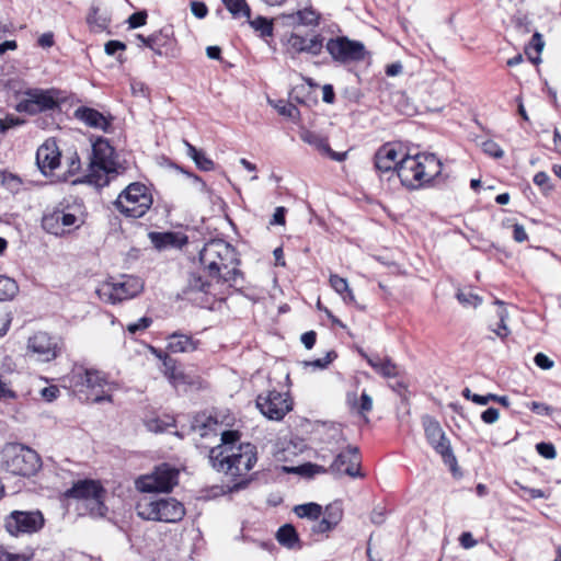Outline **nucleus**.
Masks as SVG:
<instances>
[{
    "instance_id": "5",
    "label": "nucleus",
    "mask_w": 561,
    "mask_h": 561,
    "mask_svg": "<svg viewBox=\"0 0 561 561\" xmlns=\"http://www.w3.org/2000/svg\"><path fill=\"white\" fill-rule=\"evenodd\" d=\"M138 516L147 520L176 523L185 515L184 506L173 497L150 501L144 499L137 503Z\"/></svg>"
},
{
    "instance_id": "20",
    "label": "nucleus",
    "mask_w": 561,
    "mask_h": 561,
    "mask_svg": "<svg viewBox=\"0 0 561 561\" xmlns=\"http://www.w3.org/2000/svg\"><path fill=\"white\" fill-rule=\"evenodd\" d=\"M36 163L43 174L48 175L60 163V152L55 141H45L36 152Z\"/></svg>"
},
{
    "instance_id": "45",
    "label": "nucleus",
    "mask_w": 561,
    "mask_h": 561,
    "mask_svg": "<svg viewBox=\"0 0 561 561\" xmlns=\"http://www.w3.org/2000/svg\"><path fill=\"white\" fill-rule=\"evenodd\" d=\"M497 316L500 318V324H499V327L496 329H493V332L497 336L504 339V337H506L510 334V330H508V328L506 325V319L508 317V313H507V311L504 308H501L499 310V312H497Z\"/></svg>"
},
{
    "instance_id": "28",
    "label": "nucleus",
    "mask_w": 561,
    "mask_h": 561,
    "mask_svg": "<svg viewBox=\"0 0 561 561\" xmlns=\"http://www.w3.org/2000/svg\"><path fill=\"white\" fill-rule=\"evenodd\" d=\"M163 492H170L178 484L179 471L168 463L158 466L154 470Z\"/></svg>"
},
{
    "instance_id": "2",
    "label": "nucleus",
    "mask_w": 561,
    "mask_h": 561,
    "mask_svg": "<svg viewBox=\"0 0 561 561\" xmlns=\"http://www.w3.org/2000/svg\"><path fill=\"white\" fill-rule=\"evenodd\" d=\"M209 462L214 469L231 478L243 477L256 463V447L241 443L237 431H225L221 443L209 450Z\"/></svg>"
},
{
    "instance_id": "39",
    "label": "nucleus",
    "mask_w": 561,
    "mask_h": 561,
    "mask_svg": "<svg viewBox=\"0 0 561 561\" xmlns=\"http://www.w3.org/2000/svg\"><path fill=\"white\" fill-rule=\"evenodd\" d=\"M87 389H103L107 383L105 375L96 369H89L87 375Z\"/></svg>"
},
{
    "instance_id": "57",
    "label": "nucleus",
    "mask_w": 561,
    "mask_h": 561,
    "mask_svg": "<svg viewBox=\"0 0 561 561\" xmlns=\"http://www.w3.org/2000/svg\"><path fill=\"white\" fill-rule=\"evenodd\" d=\"M535 364L541 369H550L553 367V360H551L546 354L538 353L534 358Z\"/></svg>"
},
{
    "instance_id": "22",
    "label": "nucleus",
    "mask_w": 561,
    "mask_h": 561,
    "mask_svg": "<svg viewBox=\"0 0 561 561\" xmlns=\"http://www.w3.org/2000/svg\"><path fill=\"white\" fill-rule=\"evenodd\" d=\"M300 138L306 144L314 147L321 154L328 156L334 161L342 162L346 159L347 152H336L332 150L327 139L317 133L305 130L300 134Z\"/></svg>"
},
{
    "instance_id": "11",
    "label": "nucleus",
    "mask_w": 561,
    "mask_h": 561,
    "mask_svg": "<svg viewBox=\"0 0 561 561\" xmlns=\"http://www.w3.org/2000/svg\"><path fill=\"white\" fill-rule=\"evenodd\" d=\"M255 403L264 416L275 421L282 420L291 410L289 396L276 390L259 394Z\"/></svg>"
},
{
    "instance_id": "7",
    "label": "nucleus",
    "mask_w": 561,
    "mask_h": 561,
    "mask_svg": "<svg viewBox=\"0 0 561 561\" xmlns=\"http://www.w3.org/2000/svg\"><path fill=\"white\" fill-rule=\"evenodd\" d=\"M105 494L104 488L94 480L78 481L65 493L67 497L81 501L94 517H103L107 512L104 504Z\"/></svg>"
},
{
    "instance_id": "52",
    "label": "nucleus",
    "mask_w": 561,
    "mask_h": 561,
    "mask_svg": "<svg viewBox=\"0 0 561 561\" xmlns=\"http://www.w3.org/2000/svg\"><path fill=\"white\" fill-rule=\"evenodd\" d=\"M194 162L201 170L210 171L214 169V162L203 151L194 159Z\"/></svg>"
},
{
    "instance_id": "32",
    "label": "nucleus",
    "mask_w": 561,
    "mask_h": 561,
    "mask_svg": "<svg viewBox=\"0 0 561 561\" xmlns=\"http://www.w3.org/2000/svg\"><path fill=\"white\" fill-rule=\"evenodd\" d=\"M249 20L251 27L259 33V35L263 38L273 36V32L275 27V18L267 19L264 16H256L253 20Z\"/></svg>"
},
{
    "instance_id": "29",
    "label": "nucleus",
    "mask_w": 561,
    "mask_h": 561,
    "mask_svg": "<svg viewBox=\"0 0 561 561\" xmlns=\"http://www.w3.org/2000/svg\"><path fill=\"white\" fill-rule=\"evenodd\" d=\"M277 541L288 549H300V540L293 525L286 524L282 526L276 534Z\"/></svg>"
},
{
    "instance_id": "62",
    "label": "nucleus",
    "mask_w": 561,
    "mask_h": 561,
    "mask_svg": "<svg viewBox=\"0 0 561 561\" xmlns=\"http://www.w3.org/2000/svg\"><path fill=\"white\" fill-rule=\"evenodd\" d=\"M285 214H286V208L285 207H276L274 214H273V218L271 220V225H285Z\"/></svg>"
},
{
    "instance_id": "40",
    "label": "nucleus",
    "mask_w": 561,
    "mask_h": 561,
    "mask_svg": "<svg viewBox=\"0 0 561 561\" xmlns=\"http://www.w3.org/2000/svg\"><path fill=\"white\" fill-rule=\"evenodd\" d=\"M333 526H337V524L342 520L343 510L339 503L329 504L324 510V516Z\"/></svg>"
},
{
    "instance_id": "14",
    "label": "nucleus",
    "mask_w": 561,
    "mask_h": 561,
    "mask_svg": "<svg viewBox=\"0 0 561 561\" xmlns=\"http://www.w3.org/2000/svg\"><path fill=\"white\" fill-rule=\"evenodd\" d=\"M422 424L428 444L443 457L446 463L455 462L456 458L451 451L449 440L446 438L438 421L430 415H424Z\"/></svg>"
},
{
    "instance_id": "33",
    "label": "nucleus",
    "mask_w": 561,
    "mask_h": 561,
    "mask_svg": "<svg viewBox=\"0 0 561 561\" xmlns=\"http://www.w3.org/2000/svg\"><path fill=\"white\" fill-rule=\"evenodd\" d=\"M135 484L136 489L144 493L163 492L162 488H160V483L154 471L152 473L139 477Z\"/></svg>"
},
{
    "instance_id": "54",
    "label": "nucleus",
    "mask_w": 561,
    "mask_h": 561,
    "mask_svg": "<svg viewBox=\"0 0 561 561\" xmlns=\"http://www.w3.org/2000/svg\"><path fill=\"white\" fill-rule=\"evenodd\" d=\"M534 183L543 191H548L551 188L550 178L546 172L542 171L535 174Z\"/></svg>"
},
{
    "instance_id": "18",
    "label": "nucleus",
    "mask_w": 561,
    "mask_h": 561,
    "mask_svg": "<svg viewBox=\"0 0 561 561\" xmlns=\"http://www.w3.org/2000/svg\"><path fill=\"white\" fill-rule=\"evenodd\" d=\"M27 350L39 362L47 363L57 357L56 341L46 332H36L28 337Z\"/></svg>"
},
{
    "instance_id": "53",
    "label": "nucleus",
    "mask_w": 561,
    "mask_h": 561,
    "mask_svg": "<svg viewBox=\"0 0 561 561\" xmlns=\"http://www.w3.org/2000/svg\"><path fill=\"white\" fill-rule=\"evenodd\" d=\"M500 417V411L495 408H489L481 413V420L485 424H494Z\"/></svg>"
},
{
    "instance_id": "43",
    "label": "nucleus",
    "mask_w": 561,
    "mask_h": 561,
    "mask_svg": "<svg viewBox=\"0 0 561 561\" xmlns=\"http://www.w3.org/2000/svg\"><path fill=\"white\" fill-rule=\"evenodd\" d=\"M25 123L24 119L16 117L14 115H7L3 118H0V134L7 133L9 129L21 126Z\"/></svg>"
},
{
    "instance_id": "46",
    "label": "nucleus",
    "mask_w": 561,
    "mask_h": 561,
    "mask_svg": "<svg viewBox=\"0 0 561 561\" xmlns=\"http://www.w3.org/2000/svg\"><path fill=\"white\" fill-rule=\"evenodd\" d=\"M151 323V318L142 317L136 322L129 323L126 329L130 334H136L137 332L145 331Z\"/></svg>"
},
{
    "instance_id": "8",
    "label": "nucleus",
    "mask_w": 561,
    "mask_h": 561,
    "mask_svg": "<svg viewBox=\"0 0 561 561\" xmlns=\"http://www.w3.org/2000/svg\"><path fill=\"white\" fill-rule=\"evenodd\" d=\"M144 289V282L136 276H123L119 280H108L102 283L96 295L106 304H118L131 299L139 295Z\"/></svg>"
},
{
    "instance_id": "42",
    "label": "nucleus",
    "mask_w": 561,
    "mask_h": 561,
    "mask_svg": "<svg viewBox=\"0 0 561 561\" xmlns=\"http://www.w3.org/2000/svg\"><path fill=\"white\" fill-rule=\"evenodd\" d=\"M0 182L10 192H18L21 186V180L16 175L8 172H0Z\"/></svg>"
},
{
    "instance_id": "61",
    "label": "nucleus",
    "mask_w": 561,
    "mask_h": 561,
    "mask_svg": "<svg viewBox=\"0 0 561 561\" xmlns=\"http://www.w3.org/2000/svg\"><path fill=\"white\" fill-rule=\"evenodd\" d=\"M513 238L516 242H524L527 240L528 236L524 228V226L516 224L513 227Z\"/></svg>"
},
{
    "instance_id": "6",
    "label": "nucleus",
    "mask_w": 561,
    "mask_h": 561,
    "mask_svg": "<svg viewBox=\"0 0 561 561\" xmlns=\"http://www.w3.org/2000/svg\"><path fill=\"white\" fill-rule=\"evenodd\" d=\"M152 205V196L146 185L130 183L114 202L115 208L125 216L142 217Z\"/></svg>"
},
{
    "instance_id": "50",
    "label": "nucleus",
    "mask_w": 561,
    "mask_h": 561,
    "mask_svg": "<svg viewBox=\"0 0 561 561\" xmlns=\"http://www.w3.org/2000/svg\"><path fill=\"white\" fill-rule=\"evenodd\" d=\"M11 321H12L11 314L5 310L0 309V337L4 336L7 334L9 328H10Z\"/></svg>"
},
{
    "instance_id": "41",
    "label": "nucleus",
    "mask_w": 561,
    "mask_h": 561,
    "mask_svg": "<svg viewBox=\"0 0 561 561\" xmlns=\"http://www.w3.org/2000/svg\"><path fill=\"white\" fill-rule=\"evenodd\" d=\"M479 145L482 148L483 152L489 154L490 157L500 159L504 156L503 149L494 140H483Z\"/></svg>"
},
{
    "instance_id": "16",
    "label": "nucleus",
    "mask_w": 561,
    "mask_h": 561,
    "mask_svg": "<svg viewBox=\"0 0 561 561\" xmlns=\"http://www.w3.org/2000/svg\"><path fill=\"white\" fill-rule=\"evenodd\" d=\"M359 466L360 456L358 448L348 446L335 457L328 471L336 476L346 474L351 478H362L363 474Z\"/></svg>"
},
{
    "instance_id": "64",
    "label": "nucleus",
    "mask_w": 561,
    "mask_h": 561,
    "mask_svg": "<svg viewBox=\"0 0 561 561\" xmlns=\"http://www.w3.org/2000/svg\"><path fill=\"white\" fill-rule=\"evenodd\" d=\"M459 541L465 549H470L477 545V541L473 539L471 533L468 531L461 534Z\"/></svg>"
},
{
    "instance_id": "44",
    "label": "nucleus",
    "mask_w": 561,
    "mask_h": 561,
    "mask_svg": "<svg viewBox=\"0 0 561 561\" xmlns=\"http://www.w3.org/2000/svg\"><path fill=\"white\" fill-rule=\"evenodd\" d=\"M457 299L459 300V302L461 305H463L466 307L471 306V307L476 308V307H478L482 302V299L478 295H476V294H473L471 291H467V293L466 291H459L457 294Z\"/></svg>"
},
{
    "instance_id": "34",
    "label": "nucleus",
    "mask_w": 561,
    "mask_h": 561,
    "mask_svg": "<svg viewBox=\"0 0 561 561\" xmlns=\"http://www.w3.org/2000/svg\"><path fill=\"white\" fill-rule=\"evenodd\" d=\"M294 512L300 518L317 520L322 515V506L318 503L310 502L296 505Z\"/></svg>"
},
{
    "instance_id": "26",
    "label": "nucleus",
    "mask_w": 561,
    "mask_h": 561,
    "mask_svg": "<svg viewBox=\"0 0 561 561\" xmlns=\"http://www.w3.org/2000/svg\"><path fill=\"white\" fill-rule=\"evenodd\" d=\"M162 359L163 374L169 379V381L176 388L181 385H187L190 381L187 380L186 375L179 370L176 367V363L173 358L168 355H158Z\"/></svg>"
},
{
    "instance_id": "60",
    "label": "nucleus",
    "mask_w": 561,
    "mask_h": 561,
    "mask_svg": "<svg viewBox=\"0 0 561 561\" xmlns=\"http://www.w3.org/2000/svg\"><path fill=\"white\" fill-rule=\"evenodd\" d=\"M336 355L334 352H329L325 357L316 359L310 363L311 366L317 368H325L332 360L335 358Z\"/></svg>"
},
{
    "instance_id": "58",
    "label": "nucleus",
    "mask_w": 561,
    "mask_h": 561,
    "mask_svg": "<svg viewBox=\"0 0 561 561\" xmlns=\"http://www.w3.org/2000/svg\"><path fill=\"white\" fill-rule=\"evenodd\" d=\"M528 407L533 412L540 414V415H549L552 412L551 407H549L545 403H541V402L533 401L529 403Z\"/></svg>"
},
{
    "instance_id": "35",
    "label": "nucleus",
    "mask_w": 561,
    "mask_h": 561,
    "mask_svg": "<svg viewBox=\"0 0 561 561\" xmlns=\"http://www.w3.org/2000/svg\"><path fill=\"white\" fill-rule=\"evenodd\" d=\"M543 46L545 42L542 39L541 34L536 32L533 35L529 45L525 49V53L531 62L538 64L540 61V55L543 49Z\"/></svg>"
},
{
    "instance_id": "1",
    "label": "nucleus",
    "mask_w": 561,
    "mask_h": 561,
    "mask_svg": "<svg viewBox=\"0 0 561 561\" xmlns=\"http://www.w3.org/2000/svg\"><path fill=\"white\" fill-rule=\"evenodd\" d=\"M199 262L207 273L205 278L199 273H192L183 294L194 299L193 295H215V287L221 284L232 286L241 276L240 263L236 249L222 239H213L199 251Z\"/></svg>"
},
{
    "instance_id": "31",
    "label": "nucleus",
    "mask_w": 561,
    "mask_h": 561,
    "mask_svg": "<svg viewBox=\"0 0 561 561\" xmlns=\"http://www.w3.org/2000/svg\"><path fill=\"white\" fill-rule=\"evenodd\" d=\"M330 285L334 289L336 294H339L344 302L346 304H355V296L353 294V290L350 288L346 278H343L336 274H332L330 276Z\"/></svg>"
},
{
    "instance_id": "27",
    "label": "nucleus",
    "mask_w": 561,
    "mask_h": 561,
    "mask_svg": "<svg viewBox=\"0 0 561 561\" xmlns=\"http://www.w3.org/2000/svg\"><path fill=\"white\" fill-rule=\"evenodd\" d=\"M197 346L198 342L186 334L173 333L168 339V348L173 353L193 352Z\"/></svg>"
},
{
    "instance_id": "15",
    "label": "nucleus",
    "mask_w": 561,
    "mask_h": 561,
    "mask_svg": "<svg viewBox=\"0 0 561 561\" xmlns=\"http://www.w3.org/2000/svg\"><path fill=\"white\" fill-rule=\"evenodd\" d=\"M56 106L57 100L51 91L33 89L25 92V98L18 103L16 111L33 115Z\"/></svg>"
},
{
    "instance_id": "12",
    "label": "nucleus",
    "mask_w": 561,
    "mask_h": 561,
    "mask_svg": "<svg viewBox=\"0 0 561 561\" xmlns=\"http://www.w3.org/2000/svg\"><path fill=\"white\" fill-rule=\"evenodd\" d=\"M325 49L334 61L341 64L363 60L366 54L363 43L344 36L329 39Z\"/></svg>"
},
{
    "instance_id": "47",
    "label": "nucleus",
    "mask_w": 561,
    "mask_h": 561,
    "mask_svg": "<svg viewBox=\"0 0 561 561\" xmlns=\"http://www.w3.org/2000/svg\"><path fill=\"white\" fill-rule=\"evenodd\" d=\"M536 450L546 459H554L557 457L556 448L551 443H538L536 445Z\"/></svg>"
},
{
    "instance_id": "10",
    "label": "nucleus",
    "mask_w": 561,
    "mask_h": 561,
    "mask_svg": "<svg viewBox=\"0 0 561 561\" xmlns=\"http://www.w3.org/2000/svg\"><path fill=\"white\" fill-rule=\"evenodd\" d=\"M44 523L39 511H13L4 518V528L11 536L18 537L39 531Z\"/></svg>"
},
{
    "instance_id": "63",
    "label": "nucleus",
    "mask_w": 561,
    "mask_h": 561,
    "mask_svg": "<svg viewBox=\"0 0 561 561\" xmlns=\"http://www.w3.org/2000/svg\"><path fill=\"white\" fill-rule=\"evenodd\" d=\"M23 554H14L5 550H0V561H27Z\"/></svg>"
},
{
    "instance_id": "55",
    "label": "nucleus",
    "mask_w": 561,
    "mask_h": 561,
    "mask_svg": "<svg viewBox=\"0 0 561 561\" xmlns=\"http://www.w3.org/2000/svg\"><path fill=\"white\" fill-rule=\"evenodd\" d=\"M191 11L197 19H203L207 15L208 9L204 2L192 1Z\"/></svg>"
},
{
    "instance_id": "30",
    "label": "nucleus",
    "mask_w": 561,
    "mask_h": 561,
    "mask_svg": "<svg viewBox=\"0 0 561 561\" xmlns=\"http://www.w3.org/2000/svg\"><path fill=\"white\" fill-rule=\"evenodd\" d=\"M87 375L88 368L75 366L70 374L64 378V381L69 388H72L73 391L81 392L87 387Z\"/></svg>"
},
{
    "instance_id": "21",
    "label": "nucleus",
    "mask_w": 561,
    "mask_h": 561,
    "mask_svg": "<svg viewBox=\"0 0 561 561\" xmlns=\"http://www.w3.org/2000/svg\"><path fill=\"white\" fill-rule=\"evenodd\" d=\"M398 158V151L392 145H383L375 153V168L381 173L397 172L400 162Z\"/></svg>"
},
{
    "instance_id": "37",
    "label": "nucleus",
    "mask_w": 561,
    "mask_h": 561,
    "mask_svg": "<svg viewBox=\"0 0 561 561\" xmlns=\"http://www.w3.org/2000/svg\"><path fill=\"white\" fill-rule=\"evenodd\" d=\"M87 22L94 32H102L108 26V19L100 14V10L96 7L90 9Z\"/></svg>"
},
{
    "instance_id": "24",
    "label": "nucleus",
    "mask_w": 561,
    "mask_h": 561,
    "mask_svg": "<svg viewBox=\"0 0 561 561\" xmlns=\"http://www.w3.org/2000/svg\"><path fill=\"white\" fill-rule=\"evenodd\" d=\"M149 238L158 250L181 248L186 243V237L174 232H150Z\"/></svg>"
},
{
    "instance_id": "4",
    "label": "nucleus",
    "mask_w": 561,
    "mask_h": 561,
    "mask_svg": "<svg viewBox=\"0 0 561 561\" xmlns=\"http://www.w3.org/2000/svg\"><path fill=\"white\" fill-rule=\"evenodd\" d=\"M114 149L105 140H99L93 145L90 162L89 182L95 186H105L111 179L123 172L124 168L114 159Z\"/></svg>"
},
{
    "instance_id": "3",
    "label": "nucleus",
    "mask_w": 561,
    "mask_h": 561,
    "mask_svg": "<svg viewBox=\"0 0 561 561\" xmlns=\"http://www.w3.org/2000/svg\"><path fill=\"white\" fill-rule=\"evenodd\" d=\"M442 172V162L435 154L405 156L399 162L397 174L402 185L419 188Z\"/></svg>"
},
{
    "instance_id": "51",
    "label": "nucleus",
    "mask_w": 561,
    "mask_h": 561,
    "mask_svg": "<svg viewBox=\"0 0 561 561\" xmlns=\"http://www.w3.org/2000/svg\"><path fill=\"white\" fill-rule=\"evenodd\" d=\"M335 526L331 525V523L325 518L322 517L321 520H318L311 528L312 533L316 534H325L334 529Z\"/></svg>"
},
{
    "instance_id": "38",
    "label": "nucleus",
    "mask_w": 561,
    "mask_h": 561,
    "mask_svg": "<svg viewBox=\"0 0 561 561\" xmlns=\"http://www.w3.org/2000/svg\"><path fill=\"white\" fill-rule=\"evenodd\" d=\"M228 11L234 16H245L250 19L251 9L245 0H222Z\"/></svg>"
},
{
    "instance_id": "13",
    "label": "nucleus",
    "mask_w": 561,
    "mask_h": 561,
    "mask_svg": "<svg viewBox=\"0 0 561 561\" xmlns=\"http://www.w3.org/2000/svg\"><path fill=\"white\" fill-rule=\"evenodd\" d=\"M81 224L82 220L79 217L58 208L45 213L42 218L43 229L56 237L71 232L73 229L79 228Z\"/></svg>"
},
{
    "instance_id": "17",
    "label": "nucleus",
    "mask_w": 561,
    "mask_h": 561,
    "mask_svg": "<svg viewBox=\"0 0 561 561\" xmlns=\"http://www.w3.org/2000/svg\"><path fill=\"white\" fill-rule=\"evenodd\" d=\"M280 41L285 46L286 53L290 55L291 58H295L301 53L317 56L323 48V38L320 35H314L307 39L298 34L290 33L289 35L284 34Z\"/></svg>"
},
{
    "instance_id": "49",
    "label": "nucleus",
    "mask_w": 561,
    "mask_h": 561,
    "mask_svg": "<svg viewBox=\"0 0 561 561\" xmlns=\"http://www.w3.org/2000/svg\"><path fill=\"white\" fill-rule=\"evenodd\" d=\"M39 393L44 401L53 402L54 400H56L59 397V389L57 386L51 385V386L43 388L39 391Z\"/></svg>"
},
{
    "instance_id": "25",
    "label": "nucleus",
    "mask_w": 561,
    "mask_h": 561,
    "mask_svg": "<svg viewBox=\"0 0 561 561\" xmlns=\"http://www.w3.org/2000/svg\"><path fill=\"white\" fill-rule=\"evenodd\" d=\"M368 364L375 369L376 373L385 378H393L399 375V367L387 357L368 356L363 353Z\"/></svg>"
},
{
    "instance_id": "9",
    "label": "nucleus",
    "mask_w": 561,
    "mask_h": 561,
    "mask_svg": "<svg viewBox=\"0 0 561 561\" xmlns=\"http://www.w3.org/2000/svg\"><path fill=\"white\" fill-rule=\"evenodd\" d=\"M3 461L9 472L24 477L34 474L41 467L37 453L21 445L7 447L3 451Z\"/></svg>"
},
{
    "instance_id": "23",
    "label": "nucleus",
    "mask_w": 561,
    "mask_h": 561,
    "mask_svg": "<svg viewBox=\"0 0 561 561\" xmlns=\"http://www.w3.org/2000/svg\"><path fill=\"white\" fill-rule=\"evenodd\" d=\"M75 117L92 128H98L106 131L110 127V122L107 121V118L94 108L84 106L78 107L75 111Z\"/></svg>"
},
{
    "instance_id": "36",
    "label": "nucleus",
    "mask_w": 561,
    "mask_h": 561,
    "mask_svg": "<svg viewBox=\"0 0 561 561\" xmlns=\"http://www.w3.org/2000/svg\"><path fill=\"white\" fill-rule=\"evenodd\" d=\"M19 293L16 282L5 275H0V301L13 299Z\"/></svg>"
},
{
    "instance_id": "19",
    "label": "nucleus",
    "mask_w": 561,
    "mask_h": 561,
    "mask_svg": "<svg viewBox=\"0 0 561 561\" xmlns=\"http://www.w3.org/2000/svg\"><path fill=\"white\" fill-rule=\"evenodd\" d=\"M318 14L312 9L298 10L291 13H283L275 16L276 30H290L300 25L309 26L318 24Z\"/></svg>"
},
{
    "instance_id": "59",
    "label": "nucleus",
    "mask_w": 561,
    "mask_h": 561,
    "mask_svg": "<svg viewBox=\"0 0 561 561\" xmlns=\"http://www.w3.org/2000/svg\"><path fill=\"white\" fill-rule=\"evenodd\" d=\"M125 49H126V45L119 41H108L104 46L105 53L110 56L114 55L118 50L123 51Z\"/></svg>"
},
{
    "instance_id": "48",
    "label": "nucleus",
    "mask_w": 561,
    "mask_h": 561,
    "mask_svg": "<svg viewBox=\"0 0 561 561\" xmlns=\"http://www.w3.org/2000/svg\"><path fill=\"white\" fill-rule=\"evenodd\" d=\"M128 24L130 28H137L146 24L147 22V12L146 11H139L136 13H133L128 18Z\"/></svg>"
},
{
    "instance_id": "56",
    "label": "nucleus",
    "mask_w": 561,
    "mask_h": 561,
    "mask_svg": "<svg viewBox=\"0 0 561 561\" xmlns=\"http://www.w3.org/2000/svg\"><path fill=\"white\" fill-rule=\"evenodd\" d=\"M371 409H373V399H371V397L368 393L363 392L362 396H360L359 405L357 407L358 412L360 414H364L366 412L371 411Z\"/></svg>"
}]
</instances>
